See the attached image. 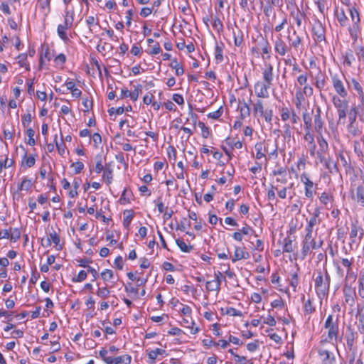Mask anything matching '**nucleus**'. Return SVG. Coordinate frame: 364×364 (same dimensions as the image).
<instances>
[{"instance_id":"nucleus-1","label":"nucleus","mask_w":364,"mask_h":364,"mask_svg":"<svg viewBox=\"0 0 364 364\" xmlns=\"http://www.w3.org/2000/svg\"><path fill=\"white\" fill-rule=\"evenodd\" d=\"M262 77L264 82L257 81L255 84L254 87L257 97L267 98L269 97L268 90L274 80L273 66L272 64L265 63L264 68L262 70Z\"/></svg>"},{"instance_id":"nucleus-2","label":"nucleus","mask_w":364,"mask_h":364,"mask_svg":"<svg viewBox=\"0 0 364 364\" xmlns=\"http://www.w3.org/2000/svg\"><path fill=\"white\" fill-rule=\"evenodd\" d=\"M354 258L353 257H341L337 261H333V265L336 267V273L340 277H343L346 272L344 282H355L357 273L353 271Z\"/></svg>"},{"instance_id":"nucleus-3","label":"nucleus","mask_w":364,"mask_h":364,"mask_svg":"<svg viewBox=\"0 0 364 364\" xmlns=\"http://www.w3.org/2000/svg\"><path fill=\"white\" fill-rule=\"evenodd\" d=\"M314 282L317 296L320 299L327 296L330 290L331 276L326 268H324L323 273L321 270L317 271Z\"/></svg>"},{"instance_id":"nucleus-4","label":"nucleus","mask_w":364,"mask_h":364,"mask_svg":"<svg viewBox=\"0 0 364 364\" xmlns=\"http://www.w3.org/2000/svg\"><path fill=\"white\" fill-rule=\"evenodd\" d=\"M352 25L349 26L348 31L350 38L353 40L352 45L354 46L358 41L359 34L361 32L360 17L358 11L355 7L352 6L349 9Z\"/></svg>"},{"instance_id":"nucleus-5","label":"nucleus","mask_w":364,"mask_h":364,"mask_svg":"<svg viewBox=\"0 0 364 364\" xmlns=\"http://www.w3.org/2000/svg\"><path fill=\"white\" fill-rule=\"evenodd\" d=\"M339 315L336 318L332 314H329L324 323V328L328 330L327 339L328 341H336L339 333Z\"/></svg>"},{"instance_id":"nucleus-6","label":"nucleus","mask_w":364,"mask_h":364,"mask_svg":"<svg viewBox=\"0 0 364 364\" xmlns=\"http://www.w3.org/2000/svg\"><path fill=\"white\" fill-rule=\"evenodd\" d=\"M73 21L74 11L73 10L69 11L66 9L64 15V22L63 24H59L57 27L58 35L64 42H68L69 41V38L65 31L72 27Z\"/></svg>"},{"instance_id":"nucleus-7","label":"nucleus","mask_w":364,"mask_h":364,"mask_svg":"<svg viewBox=\"0 0 364 364\" xmlns=\"http://www.w3.org/2000/svg\"><path fill=\"white\" fill-rule=\"evenodd\" d=\"M354 282H344L343 287L344 302L350 307L354 306L357 298L355 289L352 287V284Z\"/></svg>"},{"instance_id":"nucleus-8","label":"nucleus","mask_w":364,"mask_h":364,"mask_svg":"<svg viewBox=\"0 0 364 364\" xmlns=\"http://www.w3.org/2000/svg\"><path fill=\"white\" fill-rule=\"evenodd\" d=\"M346 346L350 352L355 353L357 350L356 341L358 339V332L350 326L347 327L346 335Z\"/></svg>"},{"instance_id":"nucleus-9","label":"nucleus","mask_w":364,"mask_h":364,"mask_svg":"<svg viewBox=\"0 0 364 364\" xmlns=\"http://www.w3.org/2000/svg\"><path fill=\"white\" fill-rule=\"evenodd\" d=\"M331 82L337 96L342 98H346L348 96L347 89L345 87L344 83L338 75L335 74L331 76Z\"/></svg>"},{"instance_id":"nucleus-10","label":"nucleus","mask_w":364,"mask_h":364,"mask_svg":"<svg viewBox=\"0 0 364 364\" xmlns=\"http://www.w3.org/2000/svg\"><path fill=\"white\" fill-rule=\"evenodd\" d=\"M301 181L304 185V195L307 198L312 199L314 197V194L315 193V189L316 188L317 185L314 184V183L309 178L308 175L305 173H303L301 176Z\"/></svg>"},{"instance_id":"nucleus-11","label":"nucleus","mask_w":364,"mask_h":364,"mask_svg":"<svg viewBox=\"0 0 364 364\" xmlns=\"http://www.w3.org/2000/svg\"><path fill=\"white\" fill-rule=\"evenodd\" d=\"M364 235L363 228L359 225L358 222L352 223L350 225V239L353 243L360 242Z\"/></svg>"},{"instance_id":"nucleus-12","label":"nucleus","mask_w":364,"mask_h":364,"mask_svg":"<svg viewBox=\"0 0 364 364\" xmlns=\"http://www.w3.org/2000/svg\"><path fill=\"white\" fill-rule=\"evenodd\" d=\"M312 32L316 42L321 43L326 41V29L320 21L315 22L312 28Z\"/></svg>"},{"instance_id":"nucleus-13","label":"nucleus","mask_w":364,"mask_h":364,"mask_svg":"<svg viewBox=\"0 0 364 364\" xmlns=\"http://www.w3.org/2000/svg\"><path fill=\"white\" fill-rule=\"evenodd\" d=\"M355 318L357 328L360 334H364V300L357 304Z\"/></svg>"},{"instance_id":"nucleus-14","label":"nucleus","mask_w":364,"mask_h":364,"mask_svg":"<svg viewBox=\"0 0 364 364\" xmlns=\"http://www.w3.org/2000/svg\"><path fill=\"white\" fill-rule=\"evenodd\" d=\"M351 198L360 206L364 208V180L355 189L351 190Z\"/></svg>"},{"instance_id":"nucleus-15","label":"nucleus","mask_w":364,"mask_h":364,"mask_svg":"<svg viewBox=\"0 0 364 364\" xmlns=\"http://www.w3.org/2000/svg\"><path fill=\"white\" fill-rule=\"evenodd\" d=\"M318 355L321 360L322 364H335L336 358L333 353L328 350L319 348Z\"/></svg>"},{"instance_id":"nucleus-16","label":"nucleus","mask_w":364,"mask_h":364,"mask_svg":"<svg viewBox=\"0 0 364 364\" xmlns=\"http://www.w3.org/2000/svg\"><path fill=\"white\" fill-rule=\"evenodd\" d=\"M272 145V141L270 140L267 141L266 142H258L255 145V149L256 151V159H261L262 158L265 156V153H268V148Z\"/></svg>"},{"instance_id":"nucleus-17","label":"nucleus","mask_w":364,"mask_h":364,"mask_svg":"<svg viewBox=\"0 0 364 364\" xmlns=\"http://www.w3.org/2000/svg\"><path fill=\"white\" fill-rule=\"evenodd\" d=\"M290 49V47L288 48L286 43L282 38V35L280 34L274 41V50L277 53H278L281 56H284L286 55L288 50Z\"/></svg>"},{"instance_id":"nucleus-18","label":"nucleus","mask_w":364,"mask_h":364,"mask_svg":"<svg viewBox=\"0 0 364 364\" xmlns=\"http://www.w3.org/2000/svg\"><path fill=\"white\" fill-rule=\"evenodd\" d=\"M315 239L313 236H305L302 240L301 254L304 258L310 252L311 249H314Z\"/></svg>"},{"instance_id":"nucleus-19","label":"nucleus","mask_w":364,"mask_h":364,"mask_svg":"<svg viewBox=\"0 0 364 364\" xmlns=\"http://www.w3.org/2000/svg\"><path fill=\"white\" fill-rule=\"evenodd\" d=\"M129 86L130 88L124 87L121 90L119 99L130 97L134 101L136 100V87L132 85V82L130 83Z\"/></svg>"},{"instance_id":"nucleus-20","label":"nucleus","mask_w":364,"mask_h":364,"mask_svg":"<svg viewBox=\"0 0 364 364\" xmlns=\"http://www.w3.org/2000/svg\"><path fill=\"white\" fill-rule=\"evenodd\" d=\"M332 102L336 110L338 109H348L349 103L348 101L345 98H342L339 96L334 95L332 97Z\"/></svg>"},{"instance_id":"nucleus-21","label":"nucleus","mask_w":364,"mask_h":364,"mask_svg":"<svg viewBox=\"0 0 364 364\" xmlns=\"http://www.w3.org/2000/svg\"><path fill=\"white\" fill-rule=\"evenodd\" d=\"M147 355L149 358L151 360L149 362L150 364H153L155 363V360L159 357H165L167 355V353L165 350L161 348H156L154 350H146Z\"/></svg>"},{"instance_id":"nucleus-22","label":"nucleus","mask_w":364,"mask_h":364,"mask_svg":"<svg viewBox=\"0 0 364 364\" xmlns=\"http://www.w3.org/2000/svg\"><path fill=\"white\" fill-rule=\"evenodd\" d=\"M293 36L288 35L287 40L289 41L290 48H293L297 50L298 48L302 43V38L300 37L295 30L293 31Z\"/></svg>"},{"instance_id":"nucleus-23","label":"nucleus","mask_w":364,"mask_h":364,"mask_svg":"<svg viewBox=\"0 0 364 364\" xmlns=\"http://www.w3.org/2000/svg\"><path fill=\"white\" fill-rule=\"evenodd\" d=\"M353 150L355 154L360 159H363L364 157V139L363 137L360 140H354L353 142Z\"/></svg>"},{"instance_id":"nucleus-24","label":"nucleus","mask_w":364,"mask_h":364,"mask_svg":"<svg viewBox=\"0 0 364 364\" xmlns=\"http://www.w3.org/2000/svg\"><path fill=\"white\" fill-rule=\"evenodd\" d=\"M107 364H129L131 357L129 355H123L117 357H112L107 359Z\"/></svg>"},{"instance_id":"nucleus-25","label":"nucleus","mask_w":364,"mask_h":364,"mask_svg":"<svg viewBox=\"0 0 364 364\" xmlns=\"http://www.w3.org/2000/svg\"><path fill=\"white\" fill-rule=\"evenodd\" d=\"M334 15L336 18H337V21L339 23V25L341 27H345L348 24V18L347 16L345 14V11L343 9H341L340 10L336 8L334 11Z\"/></svg>"},{"instance_id":"nucleus-26","label":"nucleus","mask_w":364,"mask_h":364,"mask_svg":"<svg viewBox=\"0 0 364 364\" xmlns=\"http://www.w3.org/2000/svg\"><path fill=\"white\" fill-rule=\"evenodd\" d=\"M318 200L321 204L325 205L326 209H329L328 205H331V203L334 200L333 196L327 192H323L319 196Z\"/></svg>"},{"instance_id":"nucleus-27","label":"nucleus","mask_w":364,"mask_h":364,"mask_svg":"<svg viewBox=\"0 0 364 364\" xmlns=\"http://www.w3.org/2000/svg\"><path fill=\"white\" fill-rule=\"evenodd\" d=\"M290 16L294 18L296 21V23L298 27L301 26V21L306 16V14L304 11H301L298 8L296 9H293L289 11Z\"/></svg>"},{"instance_id":"nucleus-28","label":"nucleus","mask_w":364,"mask_h":364,"mask_svg":"<svg viewBox=\"0 0 364 364\" xmlns=\"http://www.w3.org/2000/svg\"><path fill=\"white\" fill-rule=\"evenodd\" d=\"M323 166L326 169H328L330 173L336 174L339 171L337 163L330 157H328L327 161H325Z\"/></svg>"},{"instance_id":"nucleus-29","label":"nucleus","mask_w":364,"mask_h":364,"mask_svg":"<svg viewBox=\"0 0 364 364\" xmlns=\"http://www.w3.org/2000/svg\"><path fill=\"white\" fill-rule=\"evenodd\" d=\"M135 213L133 210H126L123 212V225L125 228H128L131 221L134 218Z\"/></svg>"},{"instance_id":"nucleus-30","label":"nucleus","mask_w":364,"mask_h":364,"mask_svg":"<svg viewBox=\"0 0 364 364\" xmlns=\"http://www.w3.org/2000/svg\"><path fill=\"white\" fill-rule=\"evenodd\" d=\"M261 49L262 52L263 59H269V53L271 52V46L269 41L267 39H263L262 42L260 43Z\"/></svg>"},{"instance_id":"nucleus-31","label":"nucleus","mask_w":364,"mask_h":364,"mask_svg":"<svg viewBox=\"0 0 364 364\" xmlns=\"http://www.w3.org/2000/svg\"><path fill=\"white\" fill-rule=\"evenodd\" d=\"M291 109L292 108L288 107L285 105L280 107L279 108V112L280 114L281 119L283 122H287L290 119L291 115Z\"/></svg>"},{"instance_id":"nucleus-32","label":"nucleus","mask_w":364,"mask_h":364,"mask_svg":"<svg viewBox=\"0 0 364 364\" xmlns=\"http://www.w3.org/2000/svg\"><path fill=\"white\" fill-rule=\"evenodd\" d=\"M358 114V108L353 105L350 107L347 114L348 124H358L357 122V116Z\"/></svg>"},{"instance_id":"nucleus-33","label":"nucleus","mask_w":364,"mask_h":364,"mask_svg":"<svg viewBox=\"0 0 364 364\" xmlns=\"http://www.w3.org/2000/svg\"><path fill=\"white\" fill-rule=\"evenodd\" d=\"M347 132L351 136H360L362 131L358 127V124H348Z\"/></svg>"},{"instance_id":"nucleus-34","label":"nucleus","mask_w":364,"mask_h":364,"mask_svg":"<svg viewBox=\"0 0 364 364\" xmlns=\"http://www.w3.org/2000/svg\"><path fill=\"white\" fill-rule=\"evenodd\" d=\"M223 48L224 45L223 43H221L220 44H218V43H215V58L217 63H220L223 60Z\"/></svg>"},{"instance_id":"nucleus-35","label":"nucleus","mask_w":364,"mask_h":364,"mask_svg":"<svg viewBox=\"0 0 364 364\" xmlns=\"http://www.w3.org/2000/svg\"><path fill=\"white\" fill-rule=\"evenodd\" d=\"M182 326L186 328H188L191 329V333L196 334L199 331V328L198 327H194L195 322L193 321H189L186 318H183L181 321Z\"/></svg>"},{"instance_id":"nucleus-36","label":"nucleus","mask_w":364,"mask_h":364,"mask_svg":"<svg viewBox=\"0 0 364 364\" xmlns=\"http://www.w3.org/2000/svg\"><path fill=\"white\" fill-rule=\"evenodd\" d=\"M282 252L291 253L294 251L293 240L291 237H285L282 241Z\"/></svg>"},{"instance_id":"nucleus-37","label":"nucleus","mask_w":364,"mask_h":364,"mask_svg":"<svg viewBox=\"0 0 364 364\" xmlns=\"http://www.w3.org/2000/svg\"><path fill=\"white\" fill-rule=\"evenodd\" d=\"M348 87L353 88L357 94L364 92L362 85L355 78H351L350 81L347 80Z\"/></svg>"},{"instance_id":"nucleus-38","label":"nucleus","mask_w":364,"mask_h":364,"mask_svg":"<svg viewBox=\"0 0 364 364\" xmlns=\"http://www.w3.org/2000/svg\"><path fill=\"white\" fill-rule=\"evenodd\" d=\"M302 119L304 121V130L311 129L312 127V119L311 114L307 111L302 113Z\"/></svg>"},{"instance_id":"nucleus-39","label":"nucleus","mask_w":364,"mask_h":364,"mask_svg":"<svg viewBox=\"0 0 364 364\" xmlns=\"http://www.w3.org/2000/svg\"><path fill=\"white\" fill-rule=\"evenodd\" d=\"M264 114V106L263 102L260 100H257L255 103L253 104V114L257 117L258 114L262 116Z\"/></svg>"},{"instance_id":"nucleus-40","label":"nucleus","mask_w":364,"mask_h":364,"mask_svg":"<svg viewBox=\"0 0 364 364\" xmlns=\"http://www.w3.org/2000/svg\"><path fill=\"white\" fill-rule=\"evenodd\" d=\"M238 109H240V116L241 119H244L250 115V109L247 102H244L242 106L239 107Z\"/></svg>"},{"instance_id":"nucleus-41","label":"nucleus","mask_w":364,"mask_h":364,"mask_svg":"<svg viewBox=\"0 0 364 364\" xmlns=\"http://www.w3.org/2000/svg\"><path fill=\"white\" fill-rule=\"evenodd\" d=\"M17 60L20 67L25 68L27 70H30V65L27 61V55L26 53L18 55Z\"/></svg>"},{"instance_id":"nucleus-42","label":"nucleus","mask_w":364,"mask_h":364,"mask_svg":"<svg viewBox=\"0 0 364 364\" xmlns=\"http://www.w3.org/2000/svg\"><path fill=\"white\" fill-rule=\"evenodd\" d=\"M36 159L33 156H27L24 154L22 160V166L25 168H31L35 165Z\"/></svg>"},{"instance_id":"nucleus-43","label":"nucleus","mask_w":364,"mask_h":364,"mask_svg":"<svg viewBox=\"0 0 364 364\" xmlns=\"http://www.w3.org/2000/svg\"><path fill=\"white\" fill-rule=\"evenodd\" d=\"M48 238L50 239L51 243L53 242L55 244L57 250L62 249V246L60 245V237L55 230L50 232Z\"/></svg>"},{"instance_id":"nucleus-44","label":"nucleus","mask_w":364,"mask_h":364,"mask_svg":"<svg viewBox=\"0 0 364 364\" xmlns=\"http://www.w3.org/2000/svg\"><path fill=\"white\" fill-rule=\"evenodd\" d=\"M315 311H316V309L314 306L312 301L310 299H309L307 301H304V315L311 314Z\"/></svg>"},{"instance_id":"nucleus-45","label":"nucleus","mask_w":364,"mask_h":364,"mask_svg":"<svg viewBox=\"0 0 364 364\" xmlns=\"http://www.w3.org/2000/svg\"><path fill=\"white\" fill-rule=\"evenodd\" d=\"M358 295L364 299V274L360 275L358 280Z\"/></svg>"},{"instance_id":"nucleus-46","label":"nucleus","mask_w":364,"mask_h":364,"mask_svg":"<svg viewBox=\"0 0 364 364\" xmlns=\"http://www.w3.org/2000/svg\"><path fill=\"white\" fill-rule=\"evenodd\" d=\"M103 175L102 178L105 179L107 184H109L112 183V178H113V171L109 166H105V169L103 170Z\"/></svg>"},{"instance_id":"nucleus-47","label":"nucleus","mask_w":364,"mask_h":364,"mask_svg":"<svg viewBox=\"0 0 364 364\" xmlns=\"http://www.w3.org/2000/svg\"><path fill=\"white\" fill-rule=\"evenodd\" d=\"M122 149L125 151H130L131 153L127 154V158L131 156L132 162H134V156H135V149L132 147L129 143H124L122 144Z\"/></svg>"},{"instance_id":"nucleus-48","label":"nucleus","mask_w":364,"mask_h":364,"mask_svg":"<svg viewBox=\"0 0 364 364\" xmlns=\"http://www.w3.org/2000/svg\"><path fill=\"white\" fill-rule=\"evenodd\" d=\"M50 0H38V5L40 9L46 14H48L50 11Z\"/></svg>"},{"instance_id":"nucleus-49","label":"nucleus","mask_w":364,"mask_h":364,"mask_svg":"<svg viewBox=\"0 0 364 364\" xmlns=\"http://www.w3.org/2000/svg\"><path fill=\"white\" fill-rule=\"evenodd\" d=\"M176 242L180 250L183 252H190L193 249V247L192 245H188L185 243V242L182 240L177 239L176 240Z\"/></svg>"},{"instance_id":"nucleus-50","label":"nucleus","mask_w":364,"mask_h":364,"mask_svg":"<svg viewBox=\"0 0 364 364\" xmlns=\"http://www.w3.org/2000/svg\"><path fill=\"white\" fill-rule=\"evenodd\" d=\"M318 135V136L317 138V140L320 148V150L318 151H326L328 148V144L326 140L323 138L322 133Z\"/></svg>"},{"instance_id":"nucleus-51","label":"nucleus","mask_w":364,"mask_h":364,"mask_svg":"<svg viewBox=\"0 0 364 364\" xmlns=\"http://www.w3.org/2000/svg\"><path fill=\"white\" fill-rule=\"evenodd\" d=\"M31 186H32L31 180L24 178L23 179V181H21V183L19 184V186L18 187V191H21L23 190L28 191L29 189H31Z\"/></svg>"},{"instance_id":"nucleus-52","label":"nucleus","mask_w":364,"mask_h":364,"mask_svg":"<svg viewBox=\"0 0 364 364\" xmlns=\"http://www.w3.org/2000/svg\"><path fill=\"white\" fill-rule=\"evenodd\" d=\"M295 97V106L296 109H300L302 105V102L305 100L304 96L303 95V93L301 90L296 92Z\"/></svg>"},{"instance_id":"nucleus-53","label":"nucleus","mask_w":364,"mask_h":364,"mask_svg":"<svg viewBox=\"0 0 364 364\" xmlns=\"http://www.w3.org/2000/svg\"><path fill=\"white\" fill-rule=\"evenodd\" d=\"M315 3L317 5L319 12L323 15V17H325L326 11L328 9L327 6H326V1L325 0H317Z\"/></svg>"},{"instance_id":"nucleus-54","label":"nucleus","mask_w":364,"mask_h":364,"mask_svg":"<svg viewBox=\"0 0 364 364\" xmlns=\"http://www.w3.org/2000/svg\"><path fill=\"white\" fill-rule=\"evenodd\" d=\"M225 143L230 146L231 150L233 149H241L242 147V143L240 141H234L233 139H232L230 137H228L225 139Z\"/></svg>"},{"instance_id":"nucleus-55","label":"nucleus","mask_w":364,"mask_h":364,"mask_svg":"<svg viewBox=\"0 0 364 364\" xmlns=\"http://www.w3.org/2000/svg\"><path fill=\"white\" fill-rule=\"evenodd\" d=\"M10 236L9 239L12 242H16L21 237V232L18 228H10Z\"/></svg>"},{"instance_id":"nucleus-56","label":"nucleus","mask_w":364,"mask_h":364,"mask_svg":"<svg viewBox=\"0 0 364 364\" xmlns=\"http://www.w3.org/2000/svg\"><path fill=\"white\" fill-rule=\"evenodd\" d=\"M131 196H132V192L129 190L124 189L119 199L120 203L122 204L129 203Z\"/></svg>"},{"instance_id":"nucleus-57","label":"nucleus","mask_w":364,"mask_h":364,"mask_svg":"<svg viewBox=\"0 0 364 364\" xmlns=\"http://www.w3.org/2000/svg\"><path fill=\"white\" fill-rule=\"evenodd\" d=\"M233 36H234V44L235 46L240 47L243 43V34L241 31H238V33L237 34L233 31Z\"/></svg>"},{"instance_id":"nucleus-58","label":"nucleus","mask_w":364,"mask_h":364,"mask_svg":"<svg viewBox=\"0 0 364 364\" xmlns=\"http://www.w3.org/2000/svg\"><path fill=\"white\" fill-rule=\"evenodd\" d=\"M87 275V274L85 270H81L76 277L72 278V282L75 283L82 282L86 279Z\"/></svg>"},{"instance_id":"nucleus-59","label":"nucleus","mask_w":364,"mask_h":364,"mask_svg":"<svg viewBox=\"0 0 364 364\" xmlns=\"http://www.w3.org/2000/svg\"><path fill=\"white\" fill-rule=\"evenodd\" d=\"M198 125L201 129L202 136L205 139L208 138L210 134L209 128L203 122H199Z\"/></svg>"},{"instance_id":"nucleus-60","label":"nucleus","mask_w":364,"mask_h":364,"mask_svg":"<svg viewBox=\"0 0 364 364\" xmlns=\"http://www.w3.org/2000/svg\"><path fill=\"white\" fill-rule=\"evenodd\" d=\"M336 111L338 117V124L344 123L349 110L338 109Z\"/></svg>"},{"instance_id":"nucleus-61","label":"nucleus","mask_w":364,"mask_h":364,"mask_svg":"<svg viewBox=\"0 0 364 364\" xmlns=\"http://www.w3.org/2000/svg\"><path fill=\"white\" fill-rule=\"evenodd\" d=\"M354 50L359 60L364 62V46H356L354 47Z\"/></svg>"},{"instance_id":"nucleus-62","label":"nucleus","mask_w":364,"mask_h":364,"mask_svg":"<svg viewBox=\"0 0 364 364\" xmlns=\"http://www.w3.org/2000/svg\"><path fill=\"white\" fill-rule=\"evenodd\" d=\"M243 250L239 247H236L234 252V256L232 258V262H235L240 259H242L244 255L242 254Z\"/></svg>"},{"instance_id":"nucleus-63","label":"nucleus","mask_w":364,"mask_h":364,"mask_svg":"<svg viewBox=\"0 0 364 364\" xmlns=\"http://www.w3.org/2000/svg\"><path fill=\"white\" fill-rule=\"evenodd\" d=\"M101 277L105 282H109L113 278V272L110 269H105L101 272Z\"/></svg>"},{"instance_id":"nucleus-64","label":"nucleus","mask_w":364,"mask_h":364,"mask_svg":"<svg viewBox=\"0 0 364 364\" xmlns=\"http://www.w3.org/2000/svg\"><path fill=\"white\" fill-rule=\"evenodd\" d=\"M141 196L149 197L151 195V190L146 185L141 186L138 188Z\"/></svg>"}]
</instances>
